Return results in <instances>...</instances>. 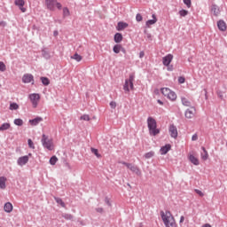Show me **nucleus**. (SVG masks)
<instances>
[{
    "instance_id": "f257e3e1",
    "label": "nucleus",
    "mask_w": 227,
    "mask_h": 227,
    "mask_svg": "<svg viewBox=\"0 0 227 227\" xmlns=\"http://www.w3.org/2000/svg\"><path fill=\"white\" fill-rule=\"evenodd\" d=\"M160 217L166 227H178L175 216L169 211H160Z\"/></svg>"
},
{
    "instance_id": "f03ea898",
    "label": "nucleus",
    "mask_w": 227,
    "mask_h": 227,
    "mask_svg": "<svg viewBox=\"0 0 227 227\" xmlns=\"http://www.w3.org/2000/svg\"><path fill=\"white\" fill-rule=\"evenodd\" d=\"M147 127L149 129L150 136H157V134L160 133V129H157V121L153 117L147 118Z\"/></svg>"
},
{
    "instance_id": "7ed1b4c3",
    "label": "nucleus",
    "mask_w": 227,
    "mask_h": 227,
    "mask_svg": "<svg viewBox=\"0 0 227 227\" xmlns=\"http://www.w3.org/2000/svg\"><path fill=\"white\" fill-rule=\"evenodd\" d=\"M41 143L43 148H46V150H49L50 152H52L55 148L54 140L52 138H49L45 134H43Z\"/></svg>"
},
{
    "instance_id": "20e7f679",
    "label": "nucleus",
    "mask_w": 227,
    "mask_h": 227,
    "mask_svg": "<svg viewBox=\"0 0 227 227\" xmlns=\"http://www.w3.org/2000/svg\"><path fill=\"white\" fill-rule=\"evenodd\" d=\"M160 92L163 97H165V98H168V100H170V102H175V100H176L177 98L176 93L169 88H161Z\"/></svg>"
},
{
    "instance_id": "39448f33",
    "label": "nucleus",
    "mask_w": 227,
    "mask_h": 227,
    "mask_svg": "<svg viewBox=\"0 0 227 227\" xmlns=\"http://www.w3.org/2000/svg\"><path fill=\"white\" fill-rule=\"evenodd\" d=\"M135 79L136 75L134 74H130L129 79L125 80L123 90L126 91V93H129L130 90H134Z\"/></svg>"
},
{
    "instance_id": "423d86ee",
    "label": "nucleus",
    "mask_w": 227,
    "mask_h": 227,
    "mask_svg": "<svg viewBox=\"0 0 227 227\" xmlns=\"http://www.w3.org/2000/svg\"><path fill=\"white\" fill-rule=\"evenodd\" d=\"M45 4L51 12H54L56 6L59 10H61L62 5L60 3H58V0H45Z\"/></svg>"
},
{
    "instance_id": "0eeeda50",
    "label": "nucleus",
    "mask_w": 227,
    "mask_h": 227,
    "mask_svg": "<svg viewBox=\"0 0 227 227\" xmlns=\"http://www.w3.org/2000/svg\"><path fill=\"white\" fill-rule=\"evenodd\" d=\"M28 98L32 104V107H34V109H36V107H38V104H40V94L32 93L28 96Z\"/></svg>"
},
{
    "instance_id": "6e6552de",
    "label": "nucleus",
    "mask_w": 227,
    "mask_h": 227,
    "mask_svg": "<svg viewBox=\"0 0 227 227\" xmlns=\"http://www.w3.org/2000/svg\"><path fill=\"white\" fill-rule=\"evenodd\" d=\"M171 61H173V54H168L167 56L162 58V63L164 67H168V72H171L173 70V66L171 65Z\"/></svg>"
},
{
    "instance_id": "1a4fd4ad",
    "label": "nucleus",
    "mask_w": 227,
    "mask_h": 227,
    "mask_svg": "<svg viewBox=\"0 0 227 227\" xmlns=\"http://www.w3.org/2000/svg\"><path fill=\"white\" fill-rule=\"evenodd\" d=\"M31 153H28V155L21 156L17 160L18 166H26L27 162H29V157H31Z\"/></svg>"
},
{
    "instance_id": "9d476101",
    "label": "nucleus",
    "mask_w": 227,
    "mask_h": 227,
    "mask_svg": "<svg viewBox=\"0 0 227 227\" xmlns=\"http://www.w3.org/2000/svg\"><path fill=\"white\" fill-rule=\"evenodd\" d=\"M122 164L124 166H126V168H128V169H130V171H132L133 173H136V175H141V170L139 169V168H137V166L133 165L132 163H127V162H122Z\"/></svg>"
},
{
    "instance_id": "9b49d317",
    "label": "nucleus",
    "mask_w": 227,
    "mask_h": 227,
    "mask_svg": "<svg viewBox=\"0 0 227 227\" xmlns=\"http://www.w3.org/2000/svg\"><path fill=\"white\" fill-rule=\"evenodd\" d=\"M168 132L170 134V137L174 139H176L178 137V129H176V126H175V124L169 125Z\"/></svg>"
},
{
    "instance_id": "f8f14e48",
    "label": "nucleus",
    "mask_w": 227,
    "mask_h": 227,
    "mask_svg": "<svg viewBox=\"0 0 227 227\" xmlns=\"http://www.w3.org/2000/svg\"><path fill=\"white\" fill-rule=\"evenodd\" d=\"M22 82H24L25 84H27L29 82L35 84V77L31 74H25L22 77Z\"/></svg>"
},
{
    "instance_id": "ddd939ff",
    "label": "nucleus",
    "mask_w": 227,
    "mask_h": 227,
    "mask_svg": "<svg viewBox=\"0 0 227 227\" xmlns=\"http://www.w3.org/2000/svg\"><path fill=\"white\" fill-rule=\"evenodd\" d=\"M14 4L19 7V9L20 10V12H22V13H26L27 9L26 7H24V5L26 4V2L24 0H15Z\"/></svg>"
},
{
    "instance_id": "4468645a",
    "label": "nucleus",
    "mask_w": 227,
    "mask_h": 227,
    "mask_svg": "<svg viewBox=\"0 0 227 227\" xmlns=\"http://www.w3.org/2000/svg\"><path fill=\"white\" fill-rule=\"evenodd\" d=\"M194 114H196V108L191 107L190 109L186 110L185 118L191 120V118H194Z\"/></svg>"
},
{
    "instance_id": "2eb2a0df",
    "label": "nucleus",
    "mask_w": 227,
    "mask_h": 227,
    "mask_svg": "<svg viewBox=\"0 0 227 227\" xmlns=\"http://www.w3.org/2000/svg\"><path fill=\"white\" fill-rule=\"evenodd\" d=\"M188 159L190 162H192V164H193L194 166H200V160L198 159V157L194 156V154H188Z\"/></svg>"
},
{
    "instance_id": "dca6fc26",
    "label": "nucleus",
    "mask_w": 227,
    "mask_h": 227,
    "mask_svg": "<svg viewBox=\"0 0 227 227\" xmlns=\"http://www.w3.org/2000/svg\"><path fill=\"white\" fill-rule=\"evenodd\" d=\"M211 12L215 17H219V15H221V9L215 4L211 6Z\"/></svg>"
},
{
    "instance_id": "f3484780",
    "label": "nucleus",
    "mask_w": 227,
    "mask_h": 227,
    "mask_svg": "<svg viewBox=\"0 0 227 227\" xmlns=\"http://www.w3.org/2000/svg\"><path fill=\"white\" fill-rule=\"evenodd\" d=\"M129 27V24L123 21H120L117 24L116 29L117 31H123V29H127Z\"/></svg>"
},
{
    "instance_id": "a211bd4d",
    "label": "nucleus",
    "mask_w": 227,
    "mask_h": 227,
    "mask_svg": "<svg viewBox=\"0 0 227 227\" xmlns=\"http://www.w3.org/2000/svg\"><path fill=\"white\" fill-rule=\"evenodd\" d=\"M217 27L220 31H226L227 29L226 22H224V20H218Z\"/></svg>"
},
{
    "instance_id": "6ab92c4d",
    "label": "nucleus",
    "mask_w": 227,
    "mask_h": 227,
    "mask_svg": "<svg viewBox=\"0 0 227 227\" xmlns=\"http://www.w3.org/2000/svg\"><path fill=\"white\" fill-rule=\"evenodd\" d=\"M41 121H43V118L42 117H36L33 120H29V123L30 125H32V127H36V125H38V123H41Z\"/></svg>"
},
{
    "instance_id": "aec40b11",
    "label": "nucleus",
    "mask_w": 227,
    "mask_h": 227,
    "mask_svg": "<svg viewBox=\"0 0 227 227\" xmlns=\"http://www.w3.org/2000/svg\"><path fill=\"white\" fill-rule=\"evenodd\" d=\"M4 210L7 214H11V212L13 211V205L11 202L5 203L4 206Z\"/></svg>"
},
{
    "instance_id": "412c9836",
    "label": "nucleus",
    "mask_w": 227,
    "mask_h": 227,
    "mask_svg": "<svg viewBox=\"0 0 227 227\" xmlns=\"http://www.w3.org/2000/svg\"><path fill=\"white\" fill-rule=\"evenodd\" d=\"M153 20H149L145 22V26H147V27H150V26H153V24H157V16L155 14L152 15Z\"/></svg>"
},
{
    "instance_id": "4be33fe9",
    "label": "nucleus",
    "mask_w": 227,
    "mask_h": 227,
    "mask_svg": "<svg viewBox=\"0 0 227 227\" xmlns=\"http://www.w3.org/2000/svg\"><path fill=\"white\" fill-rule=\"evenodd\" d=\"M169 150H171V145L167 144L165 146H162L160 150V155H166V153H168V152H169Z\"/></svg>"
},
{
    "instance_id": "5701e85b",
    "label": "nucleus",
    "mask_w": 227,
    "mask_h": 227,
    "mask_svg": "<svg viewBox=\"0 0 227 227\" xmlns=\"http://www.w3.org/2000/svg\"><path fill=\"white\" fill-rule=\"evenodd\" d=\"M114 40L115 43H120L123 40V35L120 33H116L114 35Z\"/></svg>"
},
{
    "instance_id": "b1692460",
    "label": "nucleus",
    "mask_w": 227,
    "mask_h": 227,
    "mask_svg": "<svg viewBox=\"0 0 227 227\" xmlns=\"http://www.w3.org/2000/svg\"><path fill=\"white\" fill-rule=\"evenodd\" d=\"M10 127H12V125L9 122L3 123L0 126V132H4V130H9Z\"/></svg>"
},
{
    "instance_id": "393cba45",
    "label": "nucleus",
    "mask_w": 227,
    "mask_h": 227,
    "mask_svg": "<svg viewBox=\"0 0 227 227\" xmlns=\"http://www.w3.org/2000/svg\"><path fill=\"white\" fill-rule=\"evenodd\" d=\"M6 180L4 176L0 177V189H6Z\"/></svg>"
},
{
    "instance_id": "a878e982",
    "label": "nucleus",
    "mask_w": 227,
    "mask_h": 227,
    "mask_svg": "<svg viewBox=\"0 0 227 227\" xmlns=\"http://www.w3.org/2000/svg\"><path fill=\"white\" fill-rule=\"evenodd\" d=\"M203 153H201V159L202 160H207L208 159V152H207V149L205 147H202Z\"/></svg>"
},
{
    "instance_id": "bb28decb",
    "label": "nucleus",
    "mask_w": 227,
    "mask_h": 227,
    "mask_svg": "<svg viewBox=\"0 0 227 227\" xmlns=\"http://www.w3.org/2000/svg\"><path fill=\"white\" fill-rule=\"evenodd\" d=\"M181 100L183 106H185L186 107H191V101H189L187 98H182Z\"/></svg>"
},
{
    "instance_id": "cd10ccee",
    "label": "nucleus",
    "mask_w": 227,
    "mask_h": 227,
    "mask_svg": "<svg viewBox=\"0 0 227 227\" xmlns=\"http://www.w3.org/2000/svg\"><path fill=\"white\" fill-rule=\"evenodd\" d=\"M41 81L44 86H49V84H51V81L47 77H41Z\"/></svg>"
},
{
    "instance_id": "c85d7f7f",
    "label": "nucleus",
    "mask_w": 227,
    "mask_h": 227,
    "mask_svg": "<svg viewBox=\"0 0 227 227\" xmlns=\"http://www.w3.org/2000/svg\"><path fill=\"white\" fill-rule=\"evenodd\" d=\"M14 125H17L18 127H22V125H24V121H22V119H15Z\"/></svg>"
},
{
    "instance_id": "c756f323",
    "label": "nucleus",
    "mask_w": 227,
    "mask_h": 227,
    "mask_svg": "<svg viewBox=\"0 0 227 227\" xmlns=\"http://www.w3.org/2000/svg\"><path fill=\"white\" fill-rule=\"evenodd\" d=\"M120 51H121V45L116 44L114 46V52L115 54H120Z\"/></svg>"
},
{
    "instance_id": "7c9ffc66",
    "label": "nucleus",
    "mask_w": 227,
    "mask_h": 227,
    "mask_svg": "<svg viewBox=\"0 0 227 227\" xmlns=\"http://www.w3.org/2000/svg\"><path fill=\"white\" fill-rule=\"evenodd\" d=\"M19 109V105L17 103H11L10 104V110L11 111H17Z\"/></svg>"
},
{
    "instance_id": "2f4dec72",
    "label": "nucleus",
    "mask_w": 227,
    "mask_h": 227,
    "mask_svg": "<svg viewBox=\"0 0 227 227\" xmlns=\"http://www.w3.org/2000/svg\"><path fill=\"white\" fill-rule=\"evenodd\" d=\"M72 59H75V61H82V56L79 55L78 53H75L73 57H71Z\"/></svg>"
},
{
    "instance_id": "473e14b6",
    "label": "nucleus",
    "mask_w": 227,
    "mask_h": 227,
    "mask_svg": "<svg viewBox=\"0 0 227 227\" xmlns=\"http://www.w3.org/2000/svg\"><path fill=\"white\" fill-rule=\"evenodd\" d=\"M56 162H58V157L52 156V157L50 159V164H51V166H55V165H56Z\"/></svg>"
},
{
    "instance_id": "72a5a7b5",
    "label": "nucleus",
    "mask_w": 227,
    "mask_h": 227,
    "mask_svg": "<svg viewBox=\"0 0 227 227\" xmlns=\"http://www.w3.org/2000/svg\"><path fill=\"white\" fill-rule=\"evenodd\" d=\"M90 150H91L92 153H94V155H96V157H98V159H100L102 157V155H100V153H98V149L91 148Z\"/></svg>"
},
{
    "instance_id": "f704fd0d",
    "label": "nucleus",
    "mask_w": 227,
    "mask_h": 227,
    "mask_svg": "<svg viewBox=\"0 0 227 227\" xmlns=\"http://www.w3.org/2000/svg\"><path fill=\"white\" fill-rule=\"evenodd\" d=\"M179 15L181 17H186V15H189V11H187V10H181V11H179Z\"/></svg>"
},
{
    "instance_id": "c9c22d12",
    "label": "nucleus",
    "mask_w": 227,
    "mask_h": 227,
    "mask_svg": "<svg viewBox=\"0 0 227 227\" xmlns=\"http://www.w3.org/2000/svg\"><path fill=\"white\" fill-rule=\"evenodd\" d=\"M0 72H6V65L3 61H0Z\"/></svg>"
},
{
    "instance_id": "e433bc0d",
    "label": "nucleus",
    "mask_w": 227,
    "mask_h": 227,
    "mask_svg": "<svg viewBox=\"0 0 227 227\" xmlns=\"http://www.w3.org/2000/svg\"><path fill=\"white\" fill-rule=\"evenodd\" d=\"M153 155H155V153H153V151H151L149 153H146L145 154V159H152V157H153Z\"/></svg>"
},
{
    "instance_id": "4c0bfd02",
    "label": "nucleus",
    "mask_w": 227,
    "mask_h": 227,
    "mask_svg": "<svg viewBox=\"0 0 227 227\" xmlns=\"http://www.w3.org/2000/svg\"><path fill=\"white\" fill-rule=\"evenodd\" d=\"M80 120H82L83 121H90V118L88 114H83L80 117Z\"/></svg>"
},
{
    "instance_id": "58836bf2",
    "label": "nucleus",
    "mask_w": 227,
    "mask_h": 227,
    "mask_svg": "<svg viewBox=\"0 0 227 227\" xmlns=\"http://www.w3.org/2000/svg\"><path fill=\"white\" fill-rule=\"evenodd\" d=\"M56 202L58 203V205L65 207V202H63V200L59 199V198H55Z\"/></svg>"
},
{
    "instance_id": "ea45409f",
    "label": "nucleus",
    "mask_w": 227,
    "mask_h": 227,
    "mask_svg": "<svg viewBox=\"0 0 227 227\" xmlns=\"http://www.w3.org/2000/svg\"><path fill=\"white\" fill-rule=\"evenodd\" d=\"M63 15L64 17H68L70 15V11L68 10V8L65 7L63 9Z\"/></svg>"
},
{
    "instance_id": "a19ab883",
    "label": "nucleus",
    "mask_w": 227,
    "mask_h": 227,
    "mask_svg": "<svg viewBox=\"0 0 227 227\" xmlns=\"http://www.w3.org/2000/svg\"><path fill=\"white\" fill-rule=\"evenodd\" d=\"M29 148H32V150H35V144L33 143V140L30 138L27 140Z\"/></svg>"
},
{
    "instance_id": "79ce46f5",
    "label": "nucleus",
    "mask_w": 227,
    "mask_h": 227,
    "mask_svg": "<svg viewBox=\"0 0 227 227\" xmlns=\"http://www.w3.org/2000/svg\"><path fill=\"white\" fill-rule=\"evenodd\" d=\"M137 22H141L143 20V16L140 13H137L136 16Z\"/></svg>"
},
{
    "instance_id": "37998d69",
    "label": "nucleus",
    "mask_w": 227,
    "mask_h": 227,
    "mask_svg": "<svg viewBox=\"0 0 227 227\" xmlns=\"http://www.w3.org/2000/svg\"><path fill=\"white\" fill-rule=\"evenodd\" d=\"M195 192H196V194H198V195L200 196L201 198H203V196H205V194L203 193V192H201L200 190L195 189Z\"/></svg>"
},
{
    "instance_id": "c03bdc74",
    "label": "nucleus",
    "mask_w": 227,
    "mask_h": 227,
    "mask_svg": "<svg viewBox=\"0 0 227 227\" xmlns=\"http://www.w3.org/2000/svg\"><path fill=\"white\" fill-rule=\"evenodd\" d=\"M187 8H191L192 2L191 0H183Z\"/></svg>"
},
{
    "instance_id": "a18cd8bd",
    "label": "nucleus",
    "mask_w": 227,
    "mask_h": 227,
    "mask_svg": "<svg viewBox=\"0 0 227 227\" xmlns=\"http://www.w3.org/2000/svg\"><path fill=\"white\" fill-rule=\"evenodd\" d=\"M178 82L179 84H184V82H185V78H184L183 76H180L178 78Z\"/></svg>"
},
{
    "instance_id": "49530a36",
    "label": "nucleus",
    "mask_w": 227,
    "mask_h": 227,
    "mask_svg": "<svg viewBox=\"0 0 227 227\" xmlns=\"http://www.w3.org/2000/svg\"><path fill=\"white\" fill-rule=\"evenodd\" d=\"M110 107H111L112 109H116V102L111 101V102H110Z\"/></svg>"
},
{
    "instance_id": "de8ad7c7",
    "label": "nucleus",
    "mask_w": 227,
    "mask_h": 227,
    "mask_svg": "<svg viewBox=\"0 0 227 227\" xmlns=\"http://www.w3.org/2000/svg\"><path fill=\"white\" fill-rule=\"evenodd\" d=\"M96 212H98V214H103L104 213V208L103 207H98V208H96Z\"/></svg>"
},
{
    "instance_id": "09e8293b",
    "label": "nucleus",
    "mask_w": 227,
    "mask_h": 227,
    "mask_svg": "<svg viewBox=\"0 0 227 227\" xmlns=\"http://www.w3.org/2000/svg\"><path fill=\"white\" fill-rule=\"evenodd\" d=\"M139 58H140V59L145 58V51H140V52H139Z\"/></svg>"
},
{
    "instance_id": "8fccbe9b",
    "label": "nucleus",
    "mask_w": 227,
    "mask_h": 227,
    "mask_svg": "<svg viewBox=\"0 0 227 227\" xmlns=\"http://www.w3.org/2000/svg\"><path fill=\"white\" fill-rule=\"evenodd\" d=\"M184 221H185V217L183 215L180 217V220H179L180 224H182V223H184Z\"/></svg>"
},
{
    "instance_id": "3c124183",
    "label": "nucleus",
    "mask_w": 227,
    "mask_h": 227,
    "mask_svg": "<svg viewBox=\"0 0 227 227\" xmlns=\"http://www.w3.org/2000/svg\"><path fill=\"white\" fill-rule=\"evenodd\" d=\"M0 26H2L3 27H6V22L1 21L0 22Z\"/></svg>"
},
{
    "instance_id": "603ef678",
    "label": "nucleus",
    "mask_w": 227,
    "mask_h": 227,
    "mask_svg": "<svg viewBox=\"0 0 227 227\" xmlns=\"http://www.w3.org/2000/svg\"><path fill=\"white\" fill-rule=\"evenodd\" d=\"M157 102L160 104V106H164V102H162L160 99H158Z\"/></svg>"
},
{
    "instance_id": "864d4df0",
    "label": "nucleus",
    "mask_w": 227,
    "mask_h": 227,
    "mask_svg": "<svg viewBox=\"0 0 227 227\" xmlns=\"http://www.w3.org/2000/svg\"><path fill=\"white\" fill-rule=\"evenodd\" d=\"M67 219H74V216L72 215H67Z\"/></svg>"
},
{
    "instance_id": "5fc2aeb1",
    "label": "nucleus",
    "mask_w": 227,
    "mask_h": 227,
    "mask_svg": "<svg viewBox=\"0 0 227 227\" xmlns=\"http://www.w3.org/2000/svg\"><path fill=\"white\" fill-rule=\"evenodd\" d=\"M192 141H196V139H198V136L193 135V137H192Z\"/></svg>"
},
{
    "instance_id": "6e6d98bb",
    "label": "nucleus",
    "mask_w": 227,
    "mask_h": 227,
    "mask_svg": "<svg viewBox=\"0 0 227 227\" xmlns=\"http://www.w3.org/2000/svg\"><path fill=\"white\" fill-rule=\"evenodd\" d=\"M58 35H59L58 30H55V31L53 32V36H58Z\"/></svg>"
},
{
    "instance_id": "4d7b16f0",
    "label": "nucleus",
    "mask_w": 227,
    "mask_h": 227,
    "mask_svg": "<svg viewBox=\"0 0 227 227\" xmlns=\"http://www.w3.org/2000/svg\"><path fill=\"white\" fill-rule=\"evenodd\" d=\"M0 88H1V83H0Z\"/></svg>"
}]
</instances>
